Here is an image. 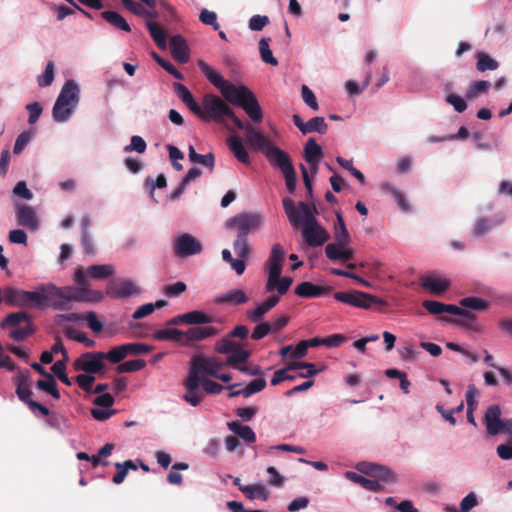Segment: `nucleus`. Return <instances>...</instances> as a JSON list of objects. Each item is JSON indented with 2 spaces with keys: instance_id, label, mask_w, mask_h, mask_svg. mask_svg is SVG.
<instances>
[{
  "instance_id": "obj_1",
  "label": "nucleus",
  "mask_w": 512,
  "mask_h": 512,
  "mask_svg": "<svg viewBox=\"0 0 512 512\" xmlns=\"http://www.w3.org/2000/svg\"><path fill=\"white\" fill-rule=\"evenodd\" d=\"M287 218L294 229L301 228L302 236L310 247H318L329 240L328 231L319 224L318 211L313 205L300 201L297 204L289 197L282 201Z\"/></svg>"
},
{
  "instance_id": "obj_2",
  "label": "nucleus",
  "mask_w": 512,
  "mask_h": 512,
  "mask_svg": "<svg viewBox=\"0 0 512 512\" xmlns=\"http://www.w3.org/2000/svg\"><path fill=\"white\" fill-rule=\"evenodd\" d=\"M74 281L78 286L57 287L54 284H46L47 307L55 310L66 311L71 309V303L97 302L102 299V294L91 290L85 280L84 269L79 268L74 274Z\"/></svg>"
},
{
  "instance_id": "obj_3",
  "label": "nucleus",
  "mask_w": 512,
  "mask_h": 512,
  "mask_svg": "<svg viewBox=\"0 0 512 512\" xmlns=\"http://www.w3.org/2000/svg\"><path fill=\"white\" fill-rule=\"evenodd\" d=\"M229 104L224 98L209 93L203 96L200 112H196V115L204 121H214L220 124H224L229 119L236 128L245 131L247 135L254 126L239 119Z\"/></svg>"
},
{
  "instance_id": "obj_4",
  "label": "nucleus",
  "mask_w": 512,
  "mask_h": 512,
  "mask_svg": "<svg viewBox=\"0 0 512 512\" xmlns=\"http://www.w3.org/2000/svg\"><path fill=\"white\" fill-rule=\"evenodd\" d=\"M246 143L251 149L262 152L269 163L279 168L281 172L294 167L289 155L273 145L270 138L256 127L250 129V132L246 136Z\"/></svg>"
},
{
  "instance_id": "obj_5",
  "label": "nucleus",
  "mask_w": 512,
  "mask_h": 512,
  "mask_svg": "<svg viewBox=\"0 0 512 512\" xmlns=\"http://www.w3.org/2000/svg\"><path fill=\"white\" fill-rule=\"evenodd\" d=\"M226 100L231 105L242 108L253 123L263 120V110L255 94L245 85H238Z\"/></svg>"
},
{
  "instance_id": "obj_6",
  "label": "nucleus",
  "mask_w": 512,
  "mask_h": 512,
  "mask_svg": "<svg viewBox=\"0 0 512 512\" xmlns=\"http://www.w3.org/2000/svg\"><path fill=\"white\" fill-rule=\"evenodd\" d=\"M263 222V217L257 212H243L230 217L225 222V227L235 231L237 237L247 238L248 234L257 231Z\"/></svg>"
},
{
  "instance_id": "obj_7",
  "label": "nucleus",
  "mask_w": 512,
  "mask_h": 512,
  "mask_svg": "<svg viewBox=\"0 0 512 512\" xmlns=\"http://www.w3.org/2000/svg\"><path fill=\"white\" fill-rule=\"evenodd\" d=\"M2 328H15L10 332V337L15 341H24L34 333L29 315L24 311L8 314L0 323Z\"/></svg>"
},
{
  "instance_id": "obj_8",
  "label": "nucleus",
  "mask_w": 512,
  "mask_h": 512,
  "mask_svg": "<svg viewBox=\"0 0 512 512\" xmlns=\"http://www.w3.org/2000/svg\"><path fill=\"white\" fill-rule=\"evenodd\" d=\"M224 365L217 357L194 356L190 361L189 372L197 377H214Z\"/></svg>"
},
{
  "instance_id": "obj_9",
  "label": "nucleus",
  "mask_w": 512,
  "mask_h": 512,
  "mask_svg": "<svg viewBox=\"0 0 512 512\" xmlns=\"http://www.w3.org/2000/svg\"><path fill=\"white\" fill-rule=\"evenodd\" d=\"M333 297L339 302L363 309H369L373 304L383 303L376 296L358 290L335 292Z\"/></svg>"
},
{
  "instance_id": "obj_10",
  "label": "nucleus",
  "mask_w": 512,
  "mask_h": 512,
  "mask_svg": "<svg viewBox=\"0 0 512 512\" xmlns=\"http://www.w3.org/2000/svg\"><path fill=\"white\" fill-rule=\"evenodd\" d=\"M203 250L201 242L189 233H184L174 239L173 252L178 258H187L200 254Z\"/></svg>"
},
{
  "instance_id": "obj_11",
  "label": "nucleus",
  "mask_w": 512,
  "mask_h": 512,
  "mask_svg": "<svg viewBox=\"0 0 512 512\" xmlns=\"http://www.w3.org/2000/svg\"><path fill=\"white\" fill-rule=\"evenodd\" d=\"M105 367L103 352L83 353L74 362L76 371H83L88 374H97L102 372Z\"/></svg>"
},
{
  "instance_id": "obj_12",
  "label": "nucleus",
  "mask_w": 512,
  "mask_h": 512,
  "mask_svg": "<svg viewBox=\"0 0 512 512\" xmlns=\"http://www.w3.org/2000/svg\"><path fill=\"white\" fill-rule=\"evenodd\" d=\"M198 67L205 77L220 91L222 97L227 100L238 86L225 80L217 71L203 60L198 61Z\"/></svg>"
},
{
  "instance_id": "obj_13",
  "label": "nucleus",
  "mask_w": 512,
  "mask_h": 512,
  "mask_svg": "<svg viewBox=\"0 0 512 512\" xmlns=\"http://www.w3.org/2000/svg\"><path fill=\"white\" fill-rule=\"evenodd\" d=\"M183 385L186 390L183 399L193 407L200 405L204 398V393L200 389L201 377L194 376L188 372V376L183 381Z\"/></svg>"
},
{
  "instance_id": "obj_14",
  "label": "nucleus",
  "mask_w": 512,
  "mask_h": 512,
  "mask_svg": "<svg viewBox=\"0 0 512 512\" xmlns=\"http://www.w3.org/2000/svg\"><path fill=\"white\" fill-rule=\"evenodd\" d=\"M79 98L78 84L74 80L66 81L56 99L55 111L58 112L60 106L63 104H69L76 108Z\"/></svg>"
},
{
  "instance_id": "obj_15",
  "label": "nucleus",
  "mask_w": 512,
  "mask_h": 512,
  "mask_svg": "<svg viewBox=\"0 0 512 512\" xmlns=\"http://www.w3.org/2000/svg\"><path fill=\"white\" fill-rule=\"evenodd\" d=\"M292 120H293L294 125L303 134H308V133H313V132L325 134L328 129V125L325 122V119L323 117L317 116V117L311 118L308 122H303L302 118L298 114H295V115H293Z\"/></svg>"
},
{
  "instance_id": "obj_16",
  "label": "nucleus",
  "mask_w": 512,
  "mask_h": 512,
  "mask_svg": "<svg viewBox=\"0 0 512 512\" xmlns=\"http://www.w3.org/2000/svg\"><path fill=\"white\" fill-rule=\"evenodd\" d=\"M14 383L16 384V395L20 401L24 402L28 405L29 400L33 394L31 390L32 379L31 373L28 370L20 372L13 378Z\"/></svg>"
},
{
  "instance_id": "obj_17",
  "label": "nucleus",
  "mask_w": 512,
  "mask_h": 512,
  "mask_svg": "<svg viewBox=\"0 0 512 512\" xmlns=\"http://www.w3.org/2000/svg\"><path fill=\"white\" fill-rule=\"evenodd\" d=\"M332 291L330 286H320L309 281H304L295 287L294 293L301 298H316L329 295Z\"/></svg>"
},
{
  "instance_id": "obj_18",
  "label": "nucleus",
  "mask_w": 512,
  "mask_h": 512,
  "mask_svg": "<svg viewBox=\"0 0 512 512\" xmlns=\"http://www.w3.org/2000/svg\"><path fill=\"white\" fill-rule=\"evenodd\" d=\"M219 330L213 326H195L184 331V345L190 346L194 342L202 341L216 336Z\"/></svg>"
},
{
  "instance_id": "obj_19",
  "label": "nucleus",
  "mask_w": 512,
  "mask_h": 512,
  "mask_svg": "<svg viewBox=\"0 0 512 512\" xmlns=\"http://www.w3.org/2000/svg\"><path fill=\"white\" fill-rule=\"evenodd\" d=\"M285 255L286 252L280 244L276 243L272 246L266 263L268 267V276H272L274 278L277 274L282 273Z\"/></svg>"
},
{
  "instance_id": "obj_20",
  "label": "nucleus",
  "mask_w": 512,
  "mask_h": 512,
  "mask_svg": "<svg viewBox=\"0 0 512 512\" xmlns=\"http://www.w3.org/2000/svg\"><path fill=\"white\" fill-rule=\"evenodd\" d=\"M17 223L31 231L39 227V220L35 210L31 206L18 205L16 209Z\"/></svg>"
},
{
  "instance_id": "obj_21",
  "label": "nucleus",
  "mask_w": 512,
  "mask_h": 512,
  "mask_svg": "<svg viewBox=\"0 0 512 512\" xmlns=\"http://www.w3.org/2000/svg\"><path fill=\"white\" fill-rule=\"evenodd\" d=\"M450 280L436 274H430L421 278L422 287L434 295H440L450 287Z\"/></svg>"
},
{
  "instance_id": "obj_22",
  "label": "nucleus",
  "mask_w": 512,
  "mask_h": 512,
  "mask_svg": "<svg viewBox=\"0 0 512 512\" xmlns=\"http://www.w3.org/2000/svg\"><path fill=\"white\" fill-rule=\"evenodd\" d=\"M487 433L491 436H495L501 433V409L498 405H491L487 408L484 416Z\"/></svg>"
},
{
  "instance_id": "obj_23",
  "label": "nucleus",
  "mask_w": 512,
  "mask_h": 512,
  "mask_svg": "<svg viewBox=\"0 0 512 512\" xmlns=\"http://www.w3.org/2000/svg\"><path fill=\"white\" fill-rule=\"evenodd\" d=\"M170 51L173 58L180 62L186 63L189 60V49L185 39L181 35H175L170 39Z\"/></svg>"
},
{
  "instance_id": "obj_24",
  "label": "nucleus",
  "mask_w": 512,
  "mask_h": 512,
  "mask_svg": "<svg viewBox=\"0 0 512 512\" xmlns=\"http://www.w3.org/2000/svg\"><path fill=\"white\" fill-rule=\"evenodd\" d=\"M229 150L234 157L242 164L249 165L251 163L249 154L243 145L242 139L237 135H232L227 139Z\"/></svg>"
},
{
  "instance_id": "obj_25",
  "label": "nucleus",
  "mask_w": 512,
  "mask_h": 512,
  "mask_svg": "<svg viewBox=\"0 0 512 512\" xmlns=\"http://www.w3.org/2000/svg\"><path fill=\"white\" fill-rule=\"evenodd\" d=\"M423 307L433 315H440L442 313L450 314H464L461 307L452 304H445L434 300H425L422 303Z\"/></svg>"
},
{
  "instance_id": "obj_26",
  "label": "nucleus",
  "mask_w": 512,
  "mask_h": 512,
  "mask_svg": "<svg viewBox=\"0 0 512 512\" xmlns=\"http://www.w3.org/2000/svg\"><path fill=\"white\" fill-rule=\"evenodd\" d=\"M323 156L322 148L314 138H309L304 147V158L310 166H318Z\"/></svg>"
},
{
  "instance_id": "obj_27",
  "label": "nucleus",
  "mask_w": 512,
  "mask_h": 512,
  "mask_svg": "<svg viewBox=\"0 0 512 512\" xmlns=\"http://www.w3.org/2000/svg\"><path fill=\"white\" fill-rule=\"evenodd\" d=\"M292 282L293 279L291 277L285 276L281 278V274H277L274 278L272 276H268L265 290L266 292L277 290L279 295H284L289 290Z\"/></svg>"
},
{
  "instance_id": "obj_28",
  "label": "nucleus",
  "mask_w": 512,
  "mask_h": 512,
  "mask_svg": "<svg viewBox=\"0 0 512 512\" xmlns=\"http://www.w3.org/2000/svg\"><path fill=\"white\" fill-rule=\"evenodd\" d=\"M248 301V297L241 289H232L225 294L219 295L215 298V304H231L240 305Z\"/></svg>"
},
{
  "instance_id": "obj_29",
  "label": "nucleus",
  "mask_w": 512,
  "mask_h": 512,
  "mask_svg": "<svg viewBox=\"0 0 512 512\" xmlns=\"http://www.w3.org/2000/svg\"><path fill=\"white\" fill-rule=\"evenodd\" d=\"M138 292L135 284L129 280L121 281L110 287L108 293L116 298H127Z\"/></svg>"
},
{
  "instance_id": "obj_30",
  "label": "nucleus",
  "mask_w": 512,
  "mask_h": 512,
  "mask_svg": "<svg viewBox=\"0 0 512 512\" xmlns=\"http://www.w3.org/2000/svg\"><path fill=\"white\" fill-rule=\"evenodd\" d=\"M174 90L182 102L196 115L200 112V105L195 101L189 89L181 83L174 84Z\"/></svg>"
},
{
  "instance_id": "obj_31",
  "label": "nucleus",
  "mask_w": 512,
  "mask_h": 512,
  "mask_svg": "<svg viewBox=\"0 0 512 512\" xmlns=\"http://www.w3.org/2000/svg\"><path fill=\"white\" fill-rule=\"evenodd\" d=\"M4 300L7 304L17 307H27L26 291L16 288L4 290Z\"/></svg>"
},
{
  "instance_id": "obj_32",
  "label": "nucleus",
  "mask_w": 512,
  "mask_h": 512,
  "mask_svg": "<svg viewBox=\"0 0 512 512\" xmlns=\"http://www.w3.org/2000/svg\"><path fill=\"white\" fill-rule=\"evenodd\" d=\"M27 307L45 308L46 302V285H40L35 291H26Z\"/></svg>"
},
{
  "instance_id": "obj_33",
  "label": "nucleus",
  "mask_w": 512,
  "mask_h": 512,
  "mask_svg": "<svg viewBox=\"0 0 512 512\" xmlns=\"http://www.w3.org/2000/svg\"><path fill=\"white\" fill-rule=\"evenodd\" d=\"M345 476L350 481L360 484L362 487H364L367 490L377 492L382 489V485L380 484L379 480L375 479H368L356 472L347 471L345 473Z\"/></svg>"
},
{
  "instance_id": "obj_34",
  "label": "nucleus",
  "mask_w": 512,
  "mask_h": 512,
  "mask_svg": "<svg viewBox=\"0 0 512 512\" xmlns=\"http://www.w3.org/2000/svg\"><path fill=\"white\" fill-rule=\"evenodd\" d=\"M335 242L350 244L351 237L346 227L345 221L340 212H336V222L333 228Z\"/></svg>"
},
{
  "instance_id": "obj_35",
  "label": "nucleus",
  "mask_w": 512,
  "mask_h": 512,
  "mask_svg": "<svg viewBox=\"0 0 512 512\" xmlns=\"http://www.w3.org/2000/svg\"><path fill=\"white\" fill-rule=\"evenodd\" d=\"M240 491L250 500L266 501L269 498V491L261 484L240 486Z\"/></svg>"
},
{
  "instance_id": "obj_36",
  "label": "nucleus",
  "mask_w": 512,
  "mask_h": 512,
  "mask_svg": "<svg viewBox=\"0 0 512 512\" xmlns=\"http://www.w3.org/2000/svg\"><path fill=\"white\" fill-rule=\"evenodd\" d=\"M227 425L230 431L242 438L247 443L255 442L256 435L251 427L243 425L238 421H231Z\"/></svg>"
},
{
  "instance_id": "obj_37",
  "label": "nucleus",
  "mask_w": 512,
  "mask_h": 512,
  "mask_svg": "<svg viewBox=\"0 0 512 512\" xmlns=\"http://www.w3.org/2000/svg\"><path fill=\"white\" fill-rule=\"evenodd\" d=\"M85 280L87 277L93 279H106L115 273V269L112 265H92L87 270H84Z\"/></svg>"
},
{
  "instance_id": "obj_38",
  "label": "nucleus",
  "mask_w": 512,
  "mask_h": 512,
  "mask_svg": "<svg viewBox=\"0 0 512 512\" xmlns=\"http://www.w3.org/2000/svg\"><path fill=\"white\" fill-rule=\"evenodd\" d=\"M250 355V351L243 349L241 345L238 344L237 348L226 358L225 365L239 369V365L245 363Z\"/></svg>"
},
{
  "instance_id": "obj_39",
  "label": "nucleus",
  "mask_w": 512,
  "mask_h": 512,
  "mask_svg": "<svg viewBox=\"0 0 512 512\" xmlns=\"http://www.w3.org/2000/svg\"><path fill=\"white\" fill-rule=\"evenodd\" d=\"M101 16L104 20H106L110 25L113 27L125 31L130 32L131 27L127 23V21L118 13L115 11H103L101 13Z\"/></svg>"
},
{
  "instance_id": "obj_40",
  "label": "nucleus",
  "mask_w": 512,
  "mask_h": 512,
  "mask_svg": "<svg viewBox=\"0 0 512 512\" xmlns=\"http://www.w3.org/2000/svg\"><path fill=\"white\" fill-rule=\"evenodd\" d=\"M154 339L159 341H174L184 345V331L176 328L161 329L155 332Z\"/></svg>"
},
{
  "instance_id": "obj_41",
  "label": "nucleus",
  "mask_w": 512,
  "mask_h": 512,
  "mask_svg": "<svg viewBox=\"0 0 512 512\" xmlns=\"http://www.w3.org/2000/svg\"><path fill=\"white\" fill-rule=\"evenodd\" d=\"M188 157L192 163H199L208 167L211 171L215 166V156L213 153H207L205 155L196 152L192 145L188 149Z\"/></svg>"
},
{
  "instance_id": "obj_42",
  "label": "nucleus",
  "mask_w": 512,
  "mask_h": 512,
  "mask_svg": "<svg viewBox=\"0 0 512 512\" xmlns=\"http://www.w3.org/2000/svg\"><path fill=\"white\" fill-rule=\"evenodd\" d=\"M184 315L186 325H201L214 322L213 316H210L201 310L189 311L184 313Z\"/></svg>"
},
{
  "instance_id": "obj_43",
  "label": "nucleus",
  "mask_w": 512,
  "mask_h": 512,
  "mask_svg": "<svg viewBox=\"0 0 512 512\" xmlns=\"http://www.w3.org/2000/svg\"><path fill=\"white\" fill-rule=\"evenodd\" d=\"M146 25L155 44L160 49H165L167 46L165 31L156 22L153 21H147Z\"/></svg>"
},
{
  "instance_id": "obj_44",
  "label": "nucleus",
  "mask_w": 512,
  "mask_h": 512,
  "mask_svg": "<svg viewBox=\"0 0 512 512\" xmlns=\"http://www.w3.org/2000/svg\"><path fill=\"white\" fill-rule=\"evenodd\" d=\"M475 57L477 59L476 68L479 72L496 70L499 66V63L495 59L484 52H478Z\"/></svg>"
},
{
  "instance_id": "obj_45",
  "label": "nucleus",
  "mask_w": 512,
  "mask_h": 512,
  "mask_svg": "<svg viewBox=\"0 0 512 512\" xmlns=\"http://www.w3.org/2000/svg\"><path fill=\"white\" fill-rule=\"evenodd\" d=\"M271 39L270 38H262L259 41V52L261 56V60L266 63L270 64L272 66L278 65V60L273 56V53L269 47Z\"/></svg>"
},
{
  "instance_id": "obj_46",
  "label": "nucleus",
  "mask_w": 512,
  "mask_h": 512,
  "mask_svg": "<svg viewBox=\"0 0 512 512\" xmlns=\"http://www.w3.org/2000/svg\"><path fill=\"white\" fill-rule=\"evenodd\" d=\"M382 190L386 193L391 194L394 197L401 210L409 211V206L406 201L405 195L400 190H398L394 185L390 183H385L382 185Z\"/></svg>"
},
{
  "instance_id": "obj_47",
  "label": "nucleus",
  "mask_w": 512,
  "mask_h": 512,
  "mask_svg": "<svg viewBox=\"0 0 512 512\" xmlns=\"http://www.w3.org/2000/svg\"><path fill=\"white\" fill-rule=\"evenodd\" d=\"M115 467L117 472L112 479L115 484H121L124 481L129 469L137 470V466L132 460H126L123 463L118 462L115 464Z\"/></svg>"
},
{
  "instance_id": "obj_48",
  "label": "nucleus",
  "mask_w": 512,
  "mask_h": 512,
  "mask_svg": "<svg viewBox=\"0 0 512 512\" xmlns=\"http://www.w3.org/2000/svg\"><path fill=\"white\" fill-rule=\"evenodd\" d=\"M344 245L345 244H343L341 242H334V243L327 244L325 247L326 257L332 262H336V261L342 262L343 255H344Z\"/></svg>"
},
{
  "instance_id": "obj_49",
  "label": "nucleus",
  "mask_w": 512,
  "mask_h": 512,
  "mask_svg": "<svg viewBox=\"0 0 512 512\" xmlns=\"http://www.w3.org/2000/svg\"><path fill=\"white\" fill-rule=\"evenodd\" d=\"M360 470L364 471L365 473H370L384 482L395 481L394 473L390 469L383 466L371 465L369 470Z\"/></svg>"
},
{
  "instance_id": "obj_50",
  "label": "nucleus",
  "mask_w": 512,
  "mask_h": 512,
  "mask_svg": "<svg viewBox=\"0 0 512 512\" xmlns=\"http://www.w3.org/2000/svg\"><path fill=\"white\" fill-rule=\"evenodd\" d=\"M491 87V83L486 80H479L469 86L466 92V98L471 100L477 98L480 94L486 93Z\"/></svg>"
},
{
  "instance_id": "obj_51",
  "label": "nucleus",
  "mask_w": 512,
  "mask_h": 512,
  "mask_svg": "<svg viewBox=\"0 0 512 512\" xmlns=\"http://www.w3.org/2000/svg\"><path fill=\"white\" fill-rule=\"evenodd\" d=\"M64 334L67 338L83 343L86 347H92L94 345V341L89 339L86 333L78 331L73 327H66Z\"/></svg>"
},
{
  "instance_id": "obj_52",
  "label": "nucleus",
  "mask_w": 512,
  "mask_h": 512,
  "mask_svg": "<svg viewBox=\"0 0 512 512\" xmlns=\"http://www.w3.org/2000/svg\"><path fill=\"white\" fill-rule=\"evenodd\" d=\"M127 357L126 350L123 345L112 347L108 352H103L104 360H108L113 364L120 363Z\"/></svg>"
},
{
  "instance_id": "obj_53",
  "label": "nucleus",
  "mask_w": 512,
  "mask_h": 512,
  "mask_svg": "<svg viewBox=\"0 0 512 512\" xmlns=\"http://www.w3.org/2000/svg\"><path fill=\"white\" fill-rule=\"evenodd\" d=\"M272 308L266 300L259 304L255 309L247 311V317L254 323H259L264 315L269 312Z\"/></svg>"
},
{
  "instance_id": "obj_54",
  "label": "nucleus",
  "mask_w": 512,
  "mask_h": 512,
  "mask_svg": "<svg viewBox=\"0 0 512 512\" xmlns=\"http://www.w3.org/2000/svg\"><path fill=\"white\" fill-rule=\"evenodd\" d=\"M272 308L266 300L259 304L255 309L247 311V317L254 323H259L264 315L269 312Z\"/></svg>"
},
{
  "instance_id": "obj_55",
  "label": "nucleus",
  "mask_w": 512,
  "mask_h": 512,
  "mask_svg": "<svg viewBox=\"0 0 512 512\" xmlns=\"http://www.w3.org/2000/svg\"><path fill=\"white\" fill-rule=\"evenodd\" d=\"M272 308L266 300L259 304L255 309L247 311V317L254 323H259L264 315L269 312Z\"/></svg>"
},
{
  "instance_id": "obj_56",
  "label": "nucleus",
  "mask_w": 512,
  "mask_h": 512,
  "mask_svg": "<svg viewBox=\"0 0 512 512\" xmlns=\"http://www.w3.org/2000/svg\"><path fill=\"white\" fill-rule=\"evenodd\" d=\"M146 361L143 359L129 360L117 366V373H131L143 369Z\"/></svg>"
},
{
  "instance_id": "obj_57",
  "label": "nucleus",
  "mask_w": 512,
  "mask_h": 512,
  "mask_svg": "<svg viewBox=\"0 0 512 512\" xmlns=\"http://www.w3.org/2000/svg\"><path fill=\"white\" fill-rule=\"evenodd\" d=\"M460 305L473 310H485L489 302L479 297H466L460 300Z\"/></svg>"
},
{
  "instance_id": "obj_58",
  "label": "nucleus",
  "mask_w": 512,
  "mask_h": 512,
  "mask_svg": "<svg viewBox=\"0 0 512 512\" xmlns=\"http://www.w3.org/2000/svg\"><path fill=\"white\" fill-rule=\"evenodd\" d=\"M239 343L235 342L234 340H232L231 337H229V335L221 340H219L216 344H215V351L220 353V354H230L232 351H234V349L237 348Z\"/></svg>"
},
{
  "instance_id": "obj_59",
  "label": "nucleus",
  "mask_w": 512,
  "mask_h": 512,
  "mask_svg": "<svg viewBox=\"0 0 512 512\" xmlns=\"http://www.w3.org/2000/svg\"><path fill=\"white\" fill-rule=\"evenodd\" d=\"M235 253L239 258L247 259L250 254V248L247 242V238L237 237L233 243Z\"/></svg>"
},
{
  "instance_id": "obj_60",
  "label": "nucleus",
  "mask_w": 512,
  "mask_h": 512,
  "mask_svg": "<svg viewBox=\"0 0 512 512\" xmlns=\"http://www.w3.org/2000/svg\"><path fill=\"white\" fill-rule=\"evenodd\" d=\"M494 225H496V223L492 222L490 219L479 218L475 222L473 234L476 237L483 236L484 234L489 232Z\"/></svg>"
},
{
  "instance_id": "obj_61",
  "label": "nucleus",
  "mask_w": 512,
  "mask_h": 512,
  "mask_svg": "<svg viewBox=\"0 0 512 512\" xmlns=\"http://www.w3.org/2000/svg\"><path fill=\"white\" fill-rule=\"evenodd\" d=\"M33 134L34 133L32 131H23L22 133H20L18 135V137L16 138V141H15L14 148H13L14 154L18 155L25 149V147L31 141Z\"/></svg>"
},
{
  "instance_id": "obj_62",
  "label": "nucleus",
  "mask_w": 512,
  "mask_h": 512,
  "mask_svg": "<svg viewBox=\"0 0 512 512\" xmlns=\"http://www.w3.org/2000/svg\"><path fill=\"white\" fill-rule=\"evenodd\" d=\"M74 110H75V108L72 107V105L63 104L60 106V109L58 110V112H56L55 105H54L53 110H52L53 119L59 123L65 122L69 119V117L72 115Z\"/></svg>"
},
{
  "instance_id": "obj_63",
  "label": "nucleus",
  "mask_w": 512,
  "mask_h": 512,
  "mask_svg": "<svg viewBox=\"0 0 512 512\" xmlns=\"http://www.w3.org/2000/svg\"><path fill=\"white\" fill-rule=\"evenodd\" d=\"M65 362H66L65 360L57 361L56 363L53 364L51 370L59 378V380L61 382H63L67 386H70V385H72V382L66 374Z\"/></svg>"
},
{
  "instance_id": "obj_64",
  "label": "nucleus",
  "mask_w": 512,
  "mask_h": 512,
  "mask_svg": "<svg viewBox=\"0 0 512 512\" xmlns=\"http://www.w3.org/2000/svg\"><path fill=\"white\" fill-rule=\"evenodd\" d=\"M54 80V63L49 61L46 65L45 71L38 77V85L40 87H47L52 84Z\"/></svg>"
}]
</instances>
